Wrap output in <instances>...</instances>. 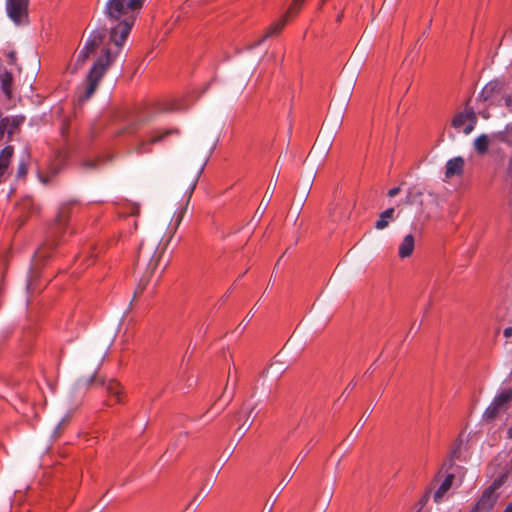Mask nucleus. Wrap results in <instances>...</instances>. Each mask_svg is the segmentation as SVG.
Listing matches in <instances>:
<instances>
[{"instance_id":"nucleus-49","label":"nucleus","mask_w":512,"mask_h":512,"mask_svg":"<svg viewBox=\"0 0 512 512\" xmlns=\"http://www.w3.org/2000/svg\"><path fill=\"white\" fill-rule=\"evenodd\" d=\"M281 483L283 486H286V483L284 482V480H281Z\"/></svg>"},{"instance_id":"nucleus-33","label":"nucleus","mask_w":512,"mask_h":512,"mask_svg":"<svg viewBox=\"0 0 512 512\" xmlns=\"http://www.w3.org/2000/svg\"><path fill=\"white\" fill-rule=\"evenodd\" d=\"M400 191H401V188H400V187H394V188H392V189H390V190L388 191V196H389V197H391V198H393V197H395L396 195H398V194L400 193Z\"/></svg>"},{"instance_id":"nucleus-40","label":"nucleus","mask_w":512,"mask_h":512,"mask_svg":"<svg viewBox=\"0 0 512 512\" xmlns=\"http://www.w3.org/2000/svg\"><path fill=\"white\" fill-rule=\"evenodd\" d=\"M503 512H512V502L508 503Z\"/></svg>"},{"instance_id":"nucleus-23","label":"nucleus","mask_w":512,"mask_h":512,"mask_svg":"<svg viewBox=\"0 0 512 512\" xmlns=\"http://www.w3.org/2000/svg\"><path fill=\"white\" fill-rule=\"evenodd\" d=\"M489 144H490L489 137L486 134H482L475 139L474 148L478 154L484 155L488 151Z\"/></svg>"},{"instance_id":"nucleus-16","label":"nucleus","mask_w":512,"mask_h":512,"mask_svg":"<svg viewBox=\"0 0 512 512\" xmlns=\"http://www.w3.org/2000/svg\"><path fill=\"white\" fill-rule=\"evenodd\" d=\"M107 394L115 403H123V391L121 385L114 379H110L107 383H103Z\"/></svg>"},{"instance_id":"nucleus-14","label":"nucleus","mask_w":512,"mask_h":512,"mask_svg":"<svg viewBox=\"0 0 512 512\" xmlns=\"http://www.w3.org/2000/svg\"><path fill=\"white\" fill-rule=\"evenodd\" d=\"M286 17H281L277 21L273 22L263 34V36L254 44V46L260 45L263 41L268 38L275 37L281 33L287 23Z\"/></svg>"},{"instance_id":"nucleus-38","label":"nucleus","mask_w":512,"mask_h":512,"mask_svg":"<svg viewBox=\"0 0 512 512\" xmlns=\"http://www.w3.org/2000/svg\"><path fill=\"white\" fill-rule=\"evenodd\" d=\"M137 125H138V124H133L132 126H130V127H128V128H127V131H128V132H131V133H132V132H134V131H136V130H137V127H136Z\"/></svg>"},{"instance_id":"nucleus-30","label":"nucleus","mask_w":512,"mask_h":512,"mask_svg":"<svg viewBox=\"0 0 512 512\" xmlns=\"http://www.w3.org/2000/svg\"><path fill=\"white\" fill-rule=\"evenodd\" d=\"M28 172V165L25 162H21L18 166L17 170V176L18 177H25Z\"/></svg>"},{"instance_id":"nucleus-41","label":"nucleus","mask_w":512,"mask_h":512,"mask_svg":"<svg viewBox=\"0 0 512 512\" xmlns=\"http://www.w3.org/2000/svg\"><path fill=\"white\" fill-rule=\"evenodd\" d=\"M195 186H196V181H193V182H192V184H191V186H190L189 197L191 196V194H192V192H193V190H194Z\"/></svg>"},{"instance_id":"nucleus-48","label":"nucleus","mask_w":512,"mask_h":512,"mask_svg":"<svg viewBox=\"0 0 512 512\" xmlns=\"http://www.w3.org/2000/svg\"><path fill=\"white\" fill-rule=\"evenodd\" d=\"M281 483L283 486H286V483L284 482V480H281Z\"/></svg>"},{"instance_id":"nucleus-19","label":"nucleus","mask_w":512,"mask_h":512,"mask_svg":"<svg viewBox=\"0 0 512 512\" xmlns=\"http://www.w3.org/2000/svg\"><path fill=\"white\" fill-rule=\"evenodd\" d=\"M454 478H455V476L453 473H448L446 475L445 479L443 480V482L441 483V485L439 486V488L435 491V493L433 495L434 501L436 503H440L443 500L444 495L451 488Z\"/></svg>"},{"instance_id":"nucleus-5","label":"nucleus","mask_w":512,"mask_h":512,"mask_svg":"<svg viewBox=\"0 0 512 512\" xmlns=\"http://www.w3.org/2000/svg\"><path fill=\"white\" fill-rule=\"evenodd\" d=\"M76 204L75 201L62 203L57 211L56 217L53 223L49 227V240L41 246L35 253L36 258H46L49 257V250L53 249L56 244V238L63 234L69 223L70 216L72 214V209Z\"/></svg>"},{"instance_id":"nucleus-26","label":"nucleus","mask_w":512,"mask_h":512,"mask_svg":"<svg viewBox=\"0 0 512 512\" xmlns=\"http://www.w3.org/2000/svg\"><path fill=\"white\" fill-rule=\"evenodd\" d=\"M68 423H69V418L68 417L63 418L58 423V425L54 429V432H53V435H52L54 439H57V438H59L61 436V434L64 431V429L68 426Z\"/></svg>"},{"instance_id":"nucleus-43","label":"nucleus","mask_w":512,"mask_h":512,"mask_svg":"<svg viewBox=\"0 0 512 512\" xmlns=\"http://www.w3.org/2000/svg\"><path fill=\"white\" fill-rule=\"evenodd\" d=\"M342 18H343V13L339 14L336 18V21L337 22H341L342 21Z\"/></svg>"},{"instance_id":"nucleus-7","label":"nucleus","mask_w":512,"mask_h":512,"mask_svg":"<svg viewBox=\"0 0 512 512\" xmlns=\"http://www.w3.org/2000/svg\"><path fill=\"white\" fill-rule=\"evenodd\" d=\"M511 401L512 388L503 389L487 407L483 414V419L487 422L495 420L509 409Z\"/></svg>"},{"instance_id":"nucleus-6","label":"nucleus","mask_w":512,"mask_h":512,"mask_svg":"<svg viewBox=\"0 0 512 512\" xmlns=\"http://www.w3.org/2000/svg\"><path fill=\"white\" fill-rule=\"evenodd\" d=\"M507 478V473L500 475L482 492V495L476 502V510L490 512L493 509L499 498L497 490L506 482Z\"/></svg>"},{"instance_id":"nucleus-1","label":"nucleus","mask_w":512,"mask_h":512,"mask_svg":"<svg viewBox=\"0 0 512 512\" xmlns=\"http://www.w3.org/2000/svg\"><path fill=\"white\" fill-rule=\"evenodd\" d=\"M142 0H108L104 9V23L97 30H105L114 48H106V55L120 52L142 9Z\"/></svg>"},{"instance_id":"nucleus-24","label":"nucleus","mask_w":512,"mask_h":512,"mask_svg":"<svg viewBox=\"0 0 512 512\" xmlns=\"http://www.w3.org/2000/svg\"><path fill=\"white\" fill-rule=\"evenodd\" d=\"M274 190H275V185L271 188V183H270L265 194H264V197L262 198V200L260 202V205L258 206L256 213L261 211V215H262L265 212V210L267 209V207L272 199Z\"/></svg>"},{"instance_id":"nucleus-45","label":"nucleus","mask_w":512,"mask_h":512,"mask_svg":"<svg viewBox=\"0 0 512 512\" xmlns=\"http://www.w3.org/2000/svg\"><path fill=\"white\" fill-rule=\"evenodd\" d=\"M510 102H511V97L509 96L506 98V104L509 105Z\"/></svg>"},{"instance_id":"nucleus-3","label":"nucleus","mask_w":512,"mask_h":512,"mask_svg":"<svg viewBox=\"0 0 512 512\" xmlns=\"http://www.w3.org/2000/svg\"><path fill=\"white\" fill-rule=\"evenodd\" d=\"M165 248L166 245L161 247L160 242L157 240H146L140 244L135 265L138 269L144 270V275L139 281L134 297L140 295L144 291L160 263L165 252Z\"/></svg>"},{"instance_id":"nucleus-21","label":"nucleus","mask_w":512,"mask_h":512,"mask_svg":"<svg viewBox=\"0 0 512 512\" xmlns=\"http://www.w3.org/2000/svg\"><path fill=\"white\" fill-rule=\"evenodd\" d=\"M502 89V83L494 80L487 83L480 93L484 101L490 100L494 95L499 94Z\"/></svg>"},{"instance_id":"nucleus-46","label":"nucleus","mask_w":512,"mask_h":512,"mask_svg":"<svg viewBox=\"0 0 512 512\" xmlns=\"http://www.w3.org/2000/svg\"><path fill=\"white\" fill-rule=\"evenodd\" d=\"M95 380V377H91L90 382H93Z\"/></svg>"},{"instance_id":"nucleus-36","label":"nucleus","mask_w":512,"mask_h":512,"mask_svg":"<svg viewBox=\"0 0 512 512\" xmlns=\"http://www.w3.org/2000/svg\"><path fill=\"white\" fill-rule=\"evenodd\" d=\"M8 58H9V60H10V63H11V64H13V63L15 62V60H16V53H15V52H13V51H12V52H9V54H8Z\"/></svg>"},{"instance_id":"nucleus-20","label":"nucleus","mask_w":512,"mask_h":512,"mask_svg":"<svg viewBox=\"0 0 512 512\" xmlns=\"http://www.w3.org/2000/svg\"><path fill=\"white\" fill-rule=\"evenodd\" d=\"M423 195H424V192H423L422 188H420L417 185H414L408 189L406 198H405V203L408 205H414V204L422 205L423 204V199H422Z\"/></svg>"},{"instance_id":"nucleus-18","label":"nucleus","mask_w":512,"mask_h":512,"mask_svg":"<svg viewBox=\"0 0 512 512\" xmlns=\"http://www.w3.org/2000/svg\"><path fill=\"white\" fill-rule=\"evenodd\" d=\"M24 116H15V117H4L1 119L2 127H6V132L8 134V139H11L15 130L19 128V126L24 122Z\"/></svg>"},{"instance_id":"nucleus-50","label":"nucleus","mask_w":512,"mask_h":512,"mask_svg":"<svg viewBox=\"0 0 512 512\" xmlns=\"http://www.w3.org/2000/svg\"><path fill=\"white\" fill-rule=\"evenodd\" d=\"M236 382H237V377H235V379H234V386L236 385Z\"/></svg>"},{"instance_id":"nucleus-31","label":"nucleus","mask_w":512,"mask_h":512,"mask_svg":"<svg viewBox=\"0 0 512 512\" xmlns=\"http://www.w3.org/2000/svg\"><path fill=\"white\" fill-rule=\"evenodd\" d=\"M461 445H462V441H459L455 447L451 450V453H450V458L452 459H458L460 457V448H461Z\"/></svg>"},{"instance_id":"nucleus-11","label":"nucleus","mask_w":512,"mask_h":512,"mask_svg":"<svg viewBox=\"0 0 512 512\" xmlns=\"http://www.w3.org/2000/svg\"><path fill=\"white\" fill-rule=\"evenodd\" d=\"M476 121L477 117L475 112L472 109H466L464 112H459L453 117L452 126L458 129L468 122L464 127L463 132L465 134H469L473 131Z\"/></svg>"},{"instance_id":"nucleus-37","label":"nucleus","mask_w":512,"mask_h":512,"mask_svg":"<svg viewBox=\"0 0 512 512\" xmlns=\"http://www.w3.org/2000/svg\"><path fill=\"white\" fill-rule=\"evenodd\" d=\"M5 133H7L6 127H2V121L0 120V140H2Z\"/></svg>"},{"instance_id":"nucleus-47","label":"nucleus","mask_w":512,"mask_h":512,"mask_svg":"<svg viewBox=\"0 0 512 512\" xmlns=\"http://www.w3.org/2000/svg\"><path fill=\"white\" fill-rule=\"evenodd\" d=\"M281 483L283 486H286V483L284 482V480H281Z\"/></svg>"},{"instance_id":"nucleus-25","label":"nucleus","mask_w":512,"mask_h":512,"mask_svg":"<svg viewBox=\"0 0 512 512\" xmlns=\"http://www.w3.org/2000/svg\"><path fill=\"white\" fill-rule=\"evenodd\" d=\"M303 2L304 0H293L288 8V11L283 17H286L287 20H289V18L295 17L300 11Z\"/></svg>"},{"instance_id":"nucleus-15","label":"nucleus","mask_w":512,"mask_h":512,"mask_svg":"<svg viewBox=\"0 0 512 512\" xmlns=\"http://www.w3.org/2000/svg\"><path fill=\"white\" fill-rule=\"evenodd\" d=\"M415 248V238L412 234L406 235L398 246V256L401 259L410 257Z\"/></svg>"},{"instance_id":"nucleus-17","label":"nucleus","mask_w":512,"mask_h":512,"mask_svg":"<svg viewBox=\"0 0 512 512\" xmlns=\"http://www.w3.org/2000/svg\"><path fill=\"white\" fill-rule=\"evenodd\" d=\"M13 75L6 69L0 70V86L7 99L12 98Z\"/></svg>"},{"instance_id":"nucleus-34","label":"nucleus","mask_w":512,"mask_h":512,"mask_svg":"<svg viewBox=\"0 0 512 512\" xmlns=\"http://www.w3.org/2000/svg\"><path fill=\"white\" fill-rule=\"evenodd\" d=\"M503 334L506 338L512 337V327L505 328Z\"/></svg>"},{"instance_id":"nucleus-10","label":"nucleus","mask_w":512,"mask_h":512,"mask_svg":"<svg viewBox=\"0 0 512 512\" xmlns=\"http://www.w3.org/2000/svg\"><path fill=\"white\" fill-rule=\"evenodd\" d=\"M29 0H6V11L15 24H23L28 19Z\"/></svg>"},{"instance_id":"nucleus-29","label":"nucleus","mask_w":512,"mask_h":512,"mask_svg":"<svg viewBox=\"0 0 512 512\" xmlns=\"http://www.w3.org/2000/svg\"><path fill=\"white\" fill-rule=\"evenodd\" d=\"M251 425H252V421L247 423V420H246L243 424H241L238 427L236 433H238L240 435V437L244 436L246 434V432L250 429Z\"/></svg>"},{"instance_id":"nucleus-2","label":"nucleus","mask_w":512,"mask_h":512,"mask_svg":"<svg viewBox=\"0 0 512 512\" xmlns=\"http://www.w3.org/2000/svg\"><path fill=\"white\" fill-rule=\"evenodd\" d=\"M106 48H114L112 42L109 41L108 35L105 30H93L88 37L84 47L79 51L73 72H76L85 64L87 59L96 53L98 49L101 50V55L94 62L92 68L90 69L87 78H86V90H85V98L88 99L92 96V94L97 89V86L109 69L111 64L114 62L115 58L119 54V52L113 53L110 55H106Z\"/></svg>"},{"instance_id":"nucleus-4","label":"nucleus","mask_w":512,"mask_h":512,"mask_svg":"<svg viewBox=\"0 0 512 512\" xmlns=\"http://www.w3.org/2000/svg\"><path fill=\"white\" fill-rule=\"evenodd\" d=\"M76 204L75 201L62 203L57 211L56 217L53 223L49 227V240L41 246L35 253L36 258H46L49 257V250L53 249L56 244V238L63 234L69 223L70 216L72 214V209Z\"/></svg>"},{"instance_id":"nucleus-8","label":"nucleus","mask_w":512,"mask_h":512,"mask_svg":"<svg viewBox=\"0 0 512 512\" xmlns=\"http://www.w3.org/2000/svg\"><path fill=\"white\" fill-rule=\"evenodd\" d=\"M180 133L179 129L177 128H170V129H156L150 132L149 138L147 140H141L135 147V152L139 155L150 153L151 144L158 143L165 139L167 136L170 135H178Z\"/></svg>"},{"instance_id":"nucleus-51","label":"nucleus","mask_w":512,"mask_h":512,"mask_svg":"<svg viewBox=\"0 0 512 512\" xmlns=\"http://www.w3.org/2000/svg\"><path fill=\"white\" fill-rule=\"evenodd\" d=\"M144 1H145V0H142V1H141V2H142V5L144 4Z\"/></svg>"},{"instance_id":"nucleus-13","label":"nucleus","mask_w":512,"mask_h":512,"mask_svg":"<svg viewBox=\"0 0 512 512\" xmlns=\"http://www.w3.org/2000/svg\"><path fill=\"white\" fill-rule=\"evenodd\" d=\"M465 160L461 156L449 159L445 166V177L451 179L454 176H461L464 172Z\"/></svg>"},{"instance_id":"nucleus-39","label":"nucleus","mask_w":512,"mask_h":512,"mask_svg":"<svg viewBox=\"0 0 512 512\" xmlns=\"http://www.w3.org/2000/svg\"><path fill=\"white\" fill-rule=\"evenodd\" d=\"M230 378H231V369L229 370L228 372V379H227V383H226V386H225V389H224V393L227 391L228 389V384H229V381H230Z\"/></svg>"},{"instance_id":"nucleus-32","label":"nucleus","mask_w":512,"mask_h":512,"mask_svg":"<svg viewBox=\"0 0 512 512\" xmlns=\"http://www.w3.org/2000/svg\"><path fill=\"white\" fill-rule=\"evenodd\" d=\"M453 465H454V459L449 457V459L443 463L442 469L449 471L450 469H452Z\"/></svg>"},{"instance_id":"nucleus-35","label":"nucleus","mask_w":512,"mask_h":512,"mask_svg":"<svg viewBox=\"0 0 512 512\" xmlns=\"http://www.w3.org/2000/svg\"><path fill=\"white\" fill-rule=\"evenodd\" d=\"M507 173L509 175H512V151H511V156H510L509 161H508Z\"/></svg>"},{"instance_id":"nucleus-44","label":"nucleus","mask_w":512,"mask_h":512,"mask_svg":"<svg viewBox=\"0 0 512 512\" xmlns=\"http://www.w3.org/2000/svg\"><path fill=\"white\" fill-rule=\"evenodd\" d=\"M469 512H481L480 510H476V504L473 506V508Z\"/></svg>"},{"instance_id":"nucleus-28","label":"nucleus","mask_w":512,"mask_h":512,"mask_svg":"<svg viewBox=\"0 0 512 512\" xmlns=\"http://www.w3.org/2000/svg\"><path fill=\"white\" fill-rule=\"evenodd\" d=\"M69 126H70V120L69 119H64L63 122H62V125H61V135L62 137L67 140L68 138V129H69Z\"/></svg>"},{"instance_id":"nucleus-27","label":"nucleus","mask_w":512,"mask_h":512,"mask_svg":"<svg viewBox=\"0 0 512 512\" xmlns=\"http://www.w3.org/2000/svg\"><path fill=\"white\" fill-rule=\"evenodd\" d=\"M100 160L99 159H94V160H85L82 162V167L86 170H91V169H96L99 164H100Z\"/></svg>"},{"instance_id":"nucleus-12","label":"nucleus","mask_w":512,"mask_h":512,"mask_svg":"<svg viewBox=\"0 0 512 512\" xmlns=\"http://www.w3.org/2000/svg\"><path fill=\"white\" fill-rule=\"evenodd\" d=\"M14 153L13 146H6L0 151V183L5 182L9 176V165Z\"/></svg>"},{"instance_id":"nucleus-22","label":"nucleus","mask_w":512,"mask_h":512,"mask_svg":"<svg viewBox=\"0 0 512 512\" xmlns=\"http://www.w3.org/2000/svg\"><path fill=\"white\" fill-rule=\"evenodd\" d=\"M395 220V209L388 208L379 215V219L375 223V228L383 230L388 227L391 221Z\"/></svg>"},{"instance_id":"nucleus-42","label":"nucleus","mask_w":512,"mask_h":512,"mask_svg":"<svg viewBox=\"0 0 512 512\" xmlns=\"http://www.w3.org/2000/svg\"><path fill=\"white\" fill-rule=\"evenodd\" d=\"M507 437H508L509 439H512V426H511V427L508 429V431H507Z\"/></svg>"},{"instance_id":"nucleus-9","label":"nucleus","mask_w":512,"mask_h":512,"mask_svg":"<svg viewBox=\"0 0 512 512\" xmlns=\"http://www.w3.org/2000/svg\"><path fill=\"white\" fill-rule=\"evenodd\" d=\"M64 165L65 157L61 152H58L45 168L38 170V179L44 185L52 183L53 179L61 172Z\"/></svg>"}]
</instances>
